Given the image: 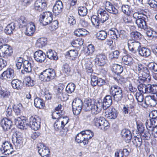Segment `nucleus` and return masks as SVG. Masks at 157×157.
<instances>
[{"label":"nucleus","mask_w":157,"mask_h":157,"mask_svg":"<svg viewBox=\"0 0 157 157\" xmlns=\"http://www.w3.org/2000/svg\"><path fill=\"white\" fill-rule=\"evenodd\" d=\"M101 104L90 98H86L83 104V109L86 111L91 110L92 114H97L101 111Z\"/></svg>","instance_id":"f257e3e1"},{"label":"nucleus","mask_w":157,"mask_h":157,"mask_svg":"<svg viewBox=\"0 0 157 157\" xmlns=\"http://www.w3.org/2000/svg\"><path fill=\"white\" fill-rule=\"evenodd\" d=\"M97 13L98 16L94 15L91 17V21L93 25L99 26L108 19L109 15L105 10L101 8L98 10Z\"/></svg>","instance_id":"f03ea898"},{"label":"nucleus","mask_w":157,"mask_h":157,"mask_svg":"<svg viewBox=\"0 0 157 157\" xmlns=\"http://www.w3.org/2000/svg\"><path fill=\"white\" fill-rule=\"evenodd\" d=\"M133 17L135 19V22L138 27L146 30L148 27L146 22L147 16L144 13L136 12L134 13Z\"/></svg>","instance_id":"7ed1b4c3"},{"label":"nucleus","mask_w":157,"mask_h":157,"mask_svg":"<svg viewBox=\"0 0 157 157\" xmlns=\"http://www.w3.org/2000/svg\"><path fill=\"white\" fill-rule=\"evenodd\" d=\"M109 93L113 97L114 100L117 102H120L123 98L122 88L116 85L110 87Z\"/></svg>","instance_id":"20e7f679"},{"label":"nucleus","mask_w":157,"mask_h":157,"mask_svg":"<svg viewBox=\"0 0 157 157\" xmlns=\"http://www.w3.org/2000/svg\"><path fill=\"white\" fill-rule=\"evenodd\" d=\"M56 74L55 70L52 68H48L40 74V80L44 82H49L54 79Z\"/></svg>","instance_id":"39448f33"},{"label":"nucleus","mask_w":157,"mask_h":157,"mask_svg":"<svg viewBox=\"0 0 157 157\" xmlns=\"http://www.w3.org/2000/svg\"><path fill=\"white\" fill-rule=\"evenodd\" d=\"M157 104V92L153 93L151 95L147 96L145 97L144 104L142 103L140 105L144 108H147L148 105L154 107Z\"/></svg>","instance_id":"423d86ee"},{"label":"nucleus","mask_w":157,"mask_h":157,"mask_svg":"<svg viewBox=\"0 0 157 157\" xmlns=\"http://www.w3.org/2000/svg\"><path fill=\"white\" fill-rule=\"evenodd\" d=\"M69 121V118L66 116L61 117L57 119L54 124V128L55 130L58 131L61 129L67 127V124Z\"/></svg>","instance_id":"0eeeda50"},{"label":"nucleus","mask_w":157,"mask_h":157,"mask_svg":"<svg viewBox=\"0 0 157 157\" xmlns=\"http://www.w3.org/2000/svg\"><path fill=\"white\" fill-rule=\"evenodd\" d=\"M128 45L129 51L132 54H136L137 51L141 47V44L138 40L129 39L128 40Z\"/></svg>","instance_id":"6e6552de"},{"label":"nucleus","mask_w":157,"mask_h":157,"mask_svg":"<svg viewBox=\"0 0 157 157\" xmlns=\"http://www.w3.org/2000/svg\"><path fill=\"white\" fill-rule=\"evenodd\" d=\"M52 13L49 11L43 13L40 16V21L44 25L49 24L53 19Z\"/></svg>","instance_id":"1a4fd4ad"},{"label":"nucleus","mask_w":157,"mask_h":157,"mask_svg":"<svg viewBox=\"0 0 157 157\" xmlns=\"http://www.w3.org/2000/svg\"><path fill=\"white\" fill-rule=\"evenodd\" d=\"M41 119L36 116H32L29 118V127L35 130L39 129L40 128Z\"/></svg>","instance_id":"9d476101"},{"label":"nucleus","mask_w":157,"mask_h":157,"mask_svg":"<svg viewBox=\"0 0 157 157\" xmlns=\"http://www.w3.org/2000/svg\"><path fill=\"white\" fill-rule=\"evenodd\" d=\"M14 121L16 125L20 129H26L29 127L27 120L23 117L21 116L15 118Z\"/></svg>","instance_id":"9b49d317"},{"label":"nucleus","mask_w":157,"mask_h":157,"mask_svg":"<svg viewBox=\"0 0 157 157\" xmlns=\"http://www.w3.org/2000/svg\"><path fill=\"white\" fill-rule=\"evenodd\" d=\"M13 53L11 47L7 44L0 45V57H5L6 56H11Z\"/></svg>","instance_id":"f8f14e48"},{"label":"nucleus","mask_w":157,"mask_h":157,"mask_svg":"<svg viewBox=\"0 0 157 157\" xmlns=\"http://www.w3.org/2000/svg\"><path fill=\"white\" fill-rule=\"evenodd\" d=\"M0 151L2 153H5L6 155L12 154L13 152V146L8 141H5L3 143L0 148Z\"/></svg>","instance_id":"ddd939ff"},{"label":"nucleus","mask_w":157,"mask_h":157,"mask_svg":"<svg viewBox=\"0 0 157 157\" xmlns=\"http://www.w3.org/2000/svg\"><path fill=\"white\" fill-rule=\"evenodd\" d=\"M107 57L105 55L102 53L96 54L94 61L96 64L99 66H103L106 63Z\"/></svg>","instance_id":"4468645a"},{"label":"nucleus","mask_w":157,"mask_h":157,"mask_svg":"<svg viewBox=\"0 0 157 157\" xmlns=\"http://www.w3.org/2000/svg\"><path fill=\"white\" fill-rule=\"evenodd\" d=\"M47 4L44 0H36L34 4V9L38 12H42L47 8Z\"/></svg>","instance_id":"2eb2a0df"},{"label":"nucleus","mask_w":157,"mask_h":157,"mask_svg":"<svg viewBox=\"0 0 157 157\" xmlns=\"http://www.w3.org/2000/svg\"><path fill=\"white\" fill-rule=\"evenodd\" d=\"M34 57L37 62L42 63L45 60L46 56L44 52L41 50H39L35 52Z\"/></svg>","instance_id":"dca6fc26"},{"label":"nucleus","mask_w":157,"mask_h":157,"mask_svg":"<svg viewBox=\"0 0 157 157\" xmlns=\"http://www.w3.org/2000/svg\"><path fill=\"white\" fill-rule=\"evenodd\" d=\"M14 135H15L16 140V142L13 143V144L17 149L20 148L23 145V135L22 133L19 132H16Z\"/></svg>","instance_id":"f3484780"},{"label":"nucleus","mask_w":157,"mask_h":157,"mask_svg":"<svg viewBox=\"0 0 157 157\" xmlns=\"http://www.w3.org/2000/svg\"><path fill=\"white\" fill-rule=\"evenodd\" d=\"M63 6L62 2L60 0L57 1L53 6V12L56 16L61 13L63 9Z\"/></svg>","instance_id":"a211bd4d"},{"label":"nucleus","mask_w":157,"mask_h":157,"mask_svg":"<svg viewBox=\"0 0 157 157\" xmlns=\"http://www.w3.org/2000/svg\"><path fill=\"white\" fill-rule=\"evenodd\" d=\"M1 76L3 78L2 79L4 78L8 80H11L14 77V70L11 68H8L3 72Z\"/></svg>","instance_id":"6ab92c4d"},{"label":"nucleus","mask_w":157,"mask_h":157,"mask_svg":"<svg viewBox=\"0 0 157 157\" xmlns=\"http://www.w3.org/2000/svg\"><path fill=\"white\" fill-rule=\"evenodd\" d=\"M105 10L110 13L116 15L118 13L117 9L109 2H105Z\"/></svg>","instance_id":"aec40b11"},{"label":"nucleus","mask_w":157,"mask_h":157,"mask_svg":"<svg viewBox=\"0 0 157 157\" xmlns=\"http://www.w3.org/2000/svg\"><path fill=\"white\" fill-rule=\"evenodd\" d=\"M122 137L125 140L127 143H129L131 141L132 135L131 132L129 129L124 128L121 132Z\"/></svg>","instance_id":"412c9836"},{"label":"nucleus","mask_w":157,"mask_h":157,"mask_svg":"<svg viewBox=\"0 0 157 157\" xmlns=\"http://www.w3.org/2000/svg\"><path fill=\"white\" fill-rule=\"evenodd\" d=\"M101 108L102 107L104 109H105L109 107L112 103V97L110 95H106L103 100L102 103H100Z\"/></svg>","instance_id":"4be33fe9"},{"label":"nucleus","mask_w":157,"mask_h":157,"mask_svg":"<svg viewBox=\"0 0 157 157\" xmlns=\"http://www.w3.org/2000/svg\"><path fill=\"white\" fill-rule=\"evenodd\" d=\"M40 149L38 150V152L40 155L43 157H48L50 155V151L48 148L44 144H42L40 147H38Z\"/></svg>","instance_id":"5701e85b"},{"label":"nucleus","mask_w":157,"mask_h":157,"mask_svg":"<svg viewBox=\"0 0 157 157\" xmlns=\"http://www.w3.org/2000/svg\"><path fill=\"white\" fill-rule=\"evenodd\" d=\"M1 124L4 130L7 131L10 128L12 122L10 119L5 118L1 120Z\"/></svg>","instance_id":"b1692460"},{"label":"nucleus","mask_w":157,"mask_h":157,"mask_svg":"<svg viewBox=\"0 0 157 157\" xmlns=\"http://www.w3.org/2000/svg\"><path fill=\"white\" fill-rule=\"evenodd\" d=\"M63 87H58L56 91V97L59 100L62 101H66L68 99L66 95L63 94Z\"/></svg>","instance_id":"393cba45"},{"label":"nucleus","mask_w":157,"mask_h":157,"mask_svg":"<svg viewBox=\"0 0 157 157\" xmlns=\"http://www.w3.org/2000/svg\"><path fill=\"white\" fill-rule=\"evenodd\" d=\"M35 29L34 23L32 22H30L27 27L25 32V35L29 36H32L34 33Z\"/></svg>","instance_id":"a878e982"},{"label":"nucleus","mask_w":157,"mask_h":157,"mask_svg":"<svg viewBox=\"0 0 157 157\" xmlns=\"http://www.w3.org/2000/svg\"><path fill=\"white\" fill-rule=\"evenodd\" d=\"M138 52L140 56L145 58L150 56L151 53L150 49L146 47L140 48L138 50Z\"/></svg>","instance_id":"bb28decb"},{"label":"nucleus","mask_w":157,"mask_h":157,"mask_svg":"<svg viewBox=\"0 0 157 157\" xmlns=\"http://www.w3.org/2000/svg\"><path fill=\"white\" fill-rule=\"evenodd\" d=\"M146 126L147 129L151 132L152 136L155 138H157V126L152 125L146 121Z\"/></svg>","instance_id":"cd10ccee"},{"label":"nucleus","mask_w":157,"mask_h":157,"mask_svg":"<svg viewBox=\"0 0 157 157\" xmlns=\"http://www.w3.org/2000/svg\"><path fill=\"white\" fill-rule=\"evenodd\" d=\"M112 67V72L117 75H120L123 71V68L121 65L117 64H113Z\"/></svg>","instance_id":"c85d7f7f"},{"label":"nucleus","mask_w":157,"mask_h":157,"mask_svg":"<svg viewBox=\"0 0 157 157\" xmlns=\"http://www.w3.org/2000/svg\"><path fill=\"white\" fill-rule=\"evenodd\" d=\"M13 88L17 90H21L22 88L23 83L21 81L17 79H14L11 82Z\"/></svg>","instance_id":"c756f323"},{"label":"nucleus","mask_w":157,"mask_h":157,"mask_svg":"<svg viewBox=\"0 0 157 157\" xmlns=\"http://www.w3.org/2000/svg\"><path fill=\"white\" fill-rule=\"evenodd\" d=\"M122 61L124 64L129 66H132L133 64L134 60L131 56L128 55L123 56Z\"/></svg>","instance_id":"7c9ffc66"},{"label":"nucleus","mask_w":157,"mask_h":157,"mask_svg":"<svg viewBox=\"0 0 157 157\" xmlns=\"http://www.w3.org/2000/svg\"><path fill=\"white\" fill-rule=\"evenodd\" d=\"M117 110L112 107L110 108L108 114L106 115L107 117L109 119H114L117 118Z\"/></svg>","instance_id":"2f4dec72"},{"label":"nucleus","mask_w":157,"mask_h":157,"mask_svg":"<svg viewBox=\"0 0 157 157\" xmlns=\"http://www.w3.org/2000/svg\"><path fill=\"white\" fill-rule=\"evenodd\" d=\"M46 56L51 59L56 61L58 59L56 52L52 49L48 50L47 52Z\"/></svg>","instance_id":"473e14b6"},{"label":"nucleus","mask_w":157,"mask_h":157,"mask_svg":"<svg viewBox=\"0 0 157 157\" xmlns=\"http://www.w3.org/2000/svg\"><path fill=\"white\" fill-rule=\"evenodd\" d=\"M78 52L76 50H71L66 53V56L69 57L72 60L76 59L78 55Z\"/></svg>","instance_id":"72a5a7b5"},{"label":"nucleus","mask_w":157,"mask_h":157,"mask_svg":"<svg viewBox=\"0 0 157 157\" xmlns=\"http://www.w3.org/2000/svg\"><path fill=\"white\" fill-rule=\"evenodd\" d=\"M31 61L25 60L23 62V67L24 71L27 73H29L32 72L33 64Z\"/></svg>","instance_id":"f704fd0d"},{"label":"nucleus","mask_w":157,"mask_h":157,"mask_svg":"<svg viewBox=\"0 0 157 157\" xmlns=\"http://www.w3.org/2000/svg\"><path fill=\"white\" fill-rule=\"evenodd\" d=\"M157 89V85H152L151 84L146 85L145 88V94L153 93L156 92L155 90Z\"/></svg>","instance_id":"c9c22d12"},{"label":"nucleus","mask_w":157,"mask_h":157,"mask_svg":"<svg viewBox=\"0 0 157 157\" xmlns=\"http://www.w3.org/2000/svg\"><path fill=\"white\" fill-rule=\"evenodd\" d=\"M15 24L12 22L8 24L5 28L4 32L7 34H12L13 31H14L15 27Z\"/></svg>","instance_id":"e433bc0d"},{"label":"nucleus","mask_w":157,"mask_h":157,"mask_svg":"<svg viewBox=\"0 0 157 157\" xmlns=\"http://www.w3.org/2000/svg\"><path fill=\"white\" fill-rule=\"evenodd\" d=\"M150 78V75L142 73V76H140L136 81L139 83H143L144 82L149 81Z\"/></svg>","instance_id":"4c0bfd02"},{"label":"nucleus","mask_w":157,"mask_h":157,"mask_svg":"<svg viewBox=\"0 0 157 157\" xmlns=\"http://www.w3.org/2000/svg\"><path fill=\"white\" fill-rule=\"evenodd\" d=\"M47 39L45 38H40L38 39L36 43V47L42 48L47 43Z\"/></svg>","instance_id":"58836bf2"},{"label":"nucleus","mask_w":157,"mask_h":157,"mask_svg":"<svg viewBox=\"0 0 157 157\" xmlns=\"http://www.w3.org/2000/svg\"><path fill=\"white\" fill-rule=\"evenodd\" d=\"M34 104L36 107L40 109L43 108L44 105L43 100L39 98H36L35 99Z\"/></svg>","instance_id":"ea45409f"},{"label":"nucleus","mask_w":157,"mask_h":157,"mask_svg":"<svg viewBox=\"0 0 157 157\" xmlns=\"http://www.w3.org/2000/svg\"><path fill=\"white\" fill-rule=\"evenodd\" d=\"M122 12L127 15H129L132 12L130 6L127 5H123L121 7Z\"/></svg>","instance_id":"a19ab883"},{"label":"nucleus","mask_w":157,"mask_h":157,"mask_svg":"<svg viewBox=\"0 0 157 157\" xmlns=\"http://www.w3.org/2000/svg\"><path fill=\"white\" fill-rule=\"evenodd\" d=\"M76 87L75 85L72 82L69 83L66 88V91L69 94H71L74 91Z\"/></svg>","instance_id":"79ce46f5"},{"label":"nucleus","mask_w":157,"mask_h":157,"mask_svg":"<svg viewBox=\"0 0 157 157\" xmlns=\"http://www.w3.org/2000/svg\"><path fill=\"white\" fill-rule=\"evenodd\" d=\"M107 33L106 32L101 30L97 33L96 34V37L98 40H103L107 37Z\"/></svg>","instance_id":"37998d69"},{"label":"nucleus","mask_w":157,"mask_h":157,"mask_svg":"<svg viewBox=\"0 0 157 157\" xmlns=\"http://www.w3.org/2000/svg\"><path fill=\"white\" fill-rule=\"evenodd\" d=\"M83 103L82 100L79 98L74 99L72 104V107H79L83 108Z\"/></svg>","instance_id":"c03bdc74"},{"label":"nucleus","mask_w":157,"mask_h":157,"mask_svg":"<svg viewBox=\"0 0 157 157\" xmlns=\"http://www.w3.org/2000/svg\"><path fill=\"white\" fill-rule=\"evenodd\" d=\"M13 110L17 115H20L21 111L22 109V105L21 104L19 103L14 105L13 106Z\"/></svg>","instance_id":"a18cd8bd"},{"label":"nucleus","mask_w":157,"mask_h":157,"mask_svg":"<svg viewBox=\"0 0 157 157\" xmlns=\"http://www.w3.org/2000/svg\"><path fill=\"white\" fill-rule=\"evenodd\" d=\"M103 119V117H95L94 119L93 123L95 126L100 129L101 124L102 123Z\"/></svg>","instance_id":"49530a36"},{"label":"nucleus","mask_w":157,"mask_h":157,"mask_svg":"<svg viewBox=\"0 0 157 157\" xmlns=\"http://www.w3.org/2000/svg\"><path fill=\"white\" fill-rule=\"evenodd\" d=\"M131 36L132 38L130 39H133L138 41L141 38V34L138 31H133L131 33Z\"/></svg>","instance_id":"de8ad7c7"},{"label":"nucleus","mask_w":157,"mask_h":157,"mask_svg":"<svg viewBox=\"0 0 157 157\" xmlns=\"http://www.w3.org/2000/svg\"><path fill=\"white\" fill-rule=\"evenodd\" d=\"M78 12L80 16L83 17L87 14V9L85 6H80L78 8Z\"/></svg>","instance_id":"09e8293b"},{"label":"nucleus","mask_w":157,"mask_h":157,"mask_svg":"<svg viewBox=\"0 0 157 157\" xmlns=\"http://www.w3.org/2000/svg\"><path fill=\"white\" fill-rule=\"evenodd\" d=\"M64 114V112H59L58 111H54L52 113V116L53 119H59L60 117H63V115Z\"/></svg>","instance_id":"8fccbe9b"},{"label":"nucleus","mask_w":157,"mask_h":157,"mask_svg":"<svg viewBox=\"0 0 157 157\" xmlns=\"http://www.w3.org/2000/svg\"><path fill=\"white\" fill-rule=\"evenodd\" d=\"M26 85L29 87L33 86L35 84L36 81L32 79L30 76H28L25 78Z\"/></svg>","instance_id":"3c124183"},{"label":"nucleus","mask_w":157,"mask_h":157,"mask_svg":"<svg viewBox=\"0 0 157 157\" xmlns=\"http://www.w3.org/2000/svg\"><path fill=\"white\" fill-rule=\"evenodd\" d=\"M132 142L134 145L136 147H140L142 144V140L140 138L136 137L133 139H132Z\"/></svg>","instance_id":"603ef678"},{"label":"nucleus","mask_w":157,"mask_h":157,"mask_svg":"<svg viewBox=\"0 0 157 157\" xmlns=\"http://www.w3.org/2000/svg\"><path fill=\"white\" fill-rule=\"evenodd\" d=\"M151 135L148 131H145L140 134V138L144 140H149L151 137Z\"/></svg>","instance_id":"864d4df0"},{"label":"nucleus","mask_w":157,"mask_h":157,"mask_svg":"<svg viewBox=\"0 0 157 157\" xmlns=\"http://www.w3.org/2000/svg\"><path fill=\"white\" fill-rule=\"evenodd\" d=\"M83 136V134H82V132L77 134L75 137V140L78 143H82L84 145V139Z\"/></svg>","instance_id":"5fc2aeb1"},{"label":"nucleus","mask_w":157,"mask_h":157,"mask_svg":"<svg viewBox=\"0 0 157 157\" xmlns=\"http://www.w3.org/2000/svg\"><path fill=\"white\" fill-rule=\"evenodd\" d=\"M108 35L110 36V37L112 39L117 40L118 38V35L117 34L116 32L113 29L109 30Z\"/></svg>","instance_id":"6e6d98bb"},{"label":"nucleus","mask_w":157,"mask_h":157,"mask_svg":"<svg viewBox=\"0 0 157 157\" xmlns=\"http://www.w3.org/2000/svg\"><path fill=\"white\" fill-rule=\"evenodd\" d=\"M49 29L51 31H54L56 29L58 26V22L57 21L54 20L51 22L49 24Z\"/></svg>","instance_id":"4d7b16f0"},{"label":"nucleus","mask_w":157,"mask_h":157,"mask_svg":"<svg viewBox=\"0 0 157 157\" xmlns=\"http://www.w3.org/2000/svg\"><path fill=\"white\" fill-rule=\"evenodd\" d=\"M147 67L152 72H157V64L154 63H150L148 64Z\"/></svg>","instance_id":"13d9d810"},{"label":"nucleus","mask_w":157,"mask_h":157,"mask_svg":"<svg viewBox=\"0 0 157 157\" xmlns=\"http://www.w3.org/2000/svg\"><path fill=\"white\" fill-rule=\"evenodd\" d=\"M143 93L137 92L136 94V100L138 102H142L143 101L144 99V96Z\"/></svg>","instance_id":"bf43d9fd"},{"label":"nucleus","mask_w":157,"mask_h":157,"mask_svg":"<svg viewBox=\"0 0 157 157\" xmlns=\"http://www.w3.org/2000/svg\"><path fill=\"white\" fill-rule=\"evenodd\" d=\"M62 70L63 72L68 74L71 71L70 67L68 64L65 63L63 65Z\"/></svg>","instance_id":"052dcab7"},{"label":"nucleus","mask_w":157,"mask_h":157,"mask_svg":"<svg viewBox=\"0 0 157 157\" xmlns=\"http://www.w3.org/2000/svg\"><path fill=\"white\" fill-rule=\"evenodd\" d=\"M102 123L101 124V126L100 128L101 129H104L106 130L109 127V123L108 121L103 118V119Z\"/></svg>","instance_id":"680f3d73"},{"label":"nucleus","mask_w":157,"mask_h":157,"mask_svg":"<svg viewBox=\"0 0 157 157\" xmlns=\"http://www.w3.org/2000/svg\"><path fill=\"white\" fill-rule=\"evenodd\" d=\"M117 33H118V38L119 37L121 39H124L127 36V33L126 31L124 30H121L119 32L117 30Z\"/></svg>","instance_id":"e2e57ef3"},{"label":"nucleus","mask_w":157,"mask_h":157,"mask_svg":"<svg viewBox=\"0 0 157 157\" xmlns=\"http://www.w3.org/2000/svg\"><path fill=\"white\" fill-rule=\"evenodd\" d=\"M140 84L138 85L137 88L140 91L139 92L141 93L145 94V88L146 85L143 83H139Z\"/></svg>","instance_id":"0e129e2a"},{"label":"nucleus","mask_w":157,"mask_h":157,"mask_svg":"<svg viewBox=\"0 0 157 157\" xmlns=\"http://www.w3.org/2000/svg\"><path fill=\"white\" fill-rule=\"evenodd\" d=\"M98 78L94 75H91V84L92 86H94L97 85Z\"/></svg>","instance_id":"69168bd1"},{"label":"nucleus","mask_w":157,"mask_h":157,"mask_svg":"<svg viewBox=\"0 0 157 157\" xmlns=\"http://www.w3.org/2000/svg\"><path fill=\"white\" fill-rule=\"evenodd\" d=\"M146 30V34L147 36L149 37H154L156 34V32L151 29L147 28Z\"/></svg>","instance_id":"338daca9"},{"label":"nucleus","mask_w":157,"mask_h":157,"mask_svg":"<svg viewBox=\"0 0 157 157\" xmlns=\"http://www.w3.org/2000/svg\"><path fill=\"white\" fill-rule=\"evenodd\" d=\"M73 46L81 45L83 44V42L81 39L79 38L76 40H73L71 43Z\"/></svg>","instance_id":"774afa93"}]
</instances>
